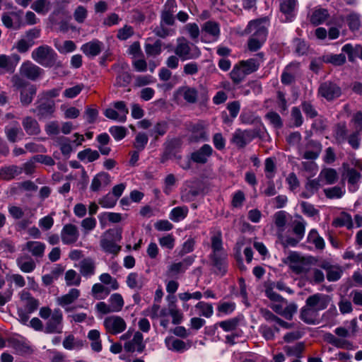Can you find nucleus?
I'll return each instance as SVG.
<instances>
[{
	"instance_id": "obj_1",
	"label": "nucleus",
	"mask_w": 362,
	"mask_h": 362,
	"mask_svg": "<svg viewBox=\"0 0 362 362\" xmlns=\"http://www.w3.org/2000/svg\"><path fill=\"white\" fill-rule=\"evenodd\" d=\"M211 240V252L209 259L216 268V274L223 276L227 272L228 255L223 247L222 236L220 233L213 235Z\"/></svg>"
},
{
	"instance_id": "obj_2",
	"label": "nucleus",
	"mask_w": 362,
	"mask_h": 362,
	"mask_svg": "<svg viewBox=\"0 0 362 362\" xmlns=\"http://www.w3.org/2000/svg\"><path fill=\"white\" fill-rule=\"evenodd\" d=\"M11 82L13 86L20 90V101L21 104L23 106L29 105L36 95V87L18 74L13 76Z\"/></svg>"
},
{
	"instance_id": "obj_3",
	"label": "nucleus",
	"mask_w": 362,
	"mask_h": 362,
	"mask_svg": "<svg viewBox=\"0 0 362 362\" xmlns=\"http://www.w3.org/2000/svg\"><path fill=\"white\" fill-rule=\"evenodd\" d=\"M177 42L175 53L182 61L196 59L201 56L199 48L191 44L185 37H178Z\"/></svg>"
},
{
	"instance_id": "obj_4",
	"label": "nucleus",
	"mask_w": 362,
	"mask_h": 362,
	"mask_svg": "<svg viewBox=\"0 0 362 362\" xmlns=\"http://www.w3.org/2000/svg\"><path fill=\"white\" fill-rule=\"evenodd\" d=\"M56 57V52L48 45L40 46L32 52V58L47 67H51L55 64Z\"/></svg>"
},
{
	"instance_id": "obj_5",
	"label": "nucleus",
	"mask_w": 362,
	"mask_h": 362,
	"mask_svg": "<svg viewBox=\"0 0 362 362\" xmlns=\"http://www.w3.org/2000/svg\"><path fill=\"white\" fill-rule=\"evenodd\" d=\"M259 129L255 128L245 130L238 129L233 134L231 142L238 148H243L254 139L259 136Z\"/></svg>"
},
{
	"instance_id": "obj_6",
	"label": "nucleus",
	"mask_w": 362,
	"mask_h": 362,
	"mask_svg": "<svg viewBox=\"0 0 362 362\" xmlns=\"http://www.w3.org/2000/svg\"><path fill=\"white\" fill-rule=\"evenodd\" d=\"M341 88L338 83L332 81L322 82L317 89V95L327 101H333L341 95Z\"/></svg>"
},
{
	"instance_id": "obj_7",
	"label": "nucleus",
	"mask_w": 362,
	"mask_h": 362,
	"mask_svg": "<svg viewBox=\"0 0 362 362\" xmlns=\"http://www.w3.org/2000/svg\"><path fill=\"white\" fill-rule=\"evenodd\" d=\"M264 21L266 20L263 19L251 21L245 29V32L247 33H253L250 37L258 40L263 43L266 42L268 34L267 27L263 25Z\"/></svg>"
},
{
	"instance_id": "obj_8",
	"label": "nucleus",
	"mask_w": 362,
	"mask_h": 362,
	"mask_svg": "<svg viewBox=\"0 0 362 362\" xmlns=\"http://www.w3.org/2000/svg\"><path fill=\"white\" fill-rule=\"evenodd\" d=\"M80 295L81 291L78 289L71 288L67 293L57 297L56 303L58 305L62 307L66 313H71L77 308L82 307L81 305L71 306L79 298Z\"/></svg>"
},
{
	"instance_id": "obj_9",
	"label": "nucleus",
	"mask_w": 362,
	"mask_h": 362,
	"mask_svg": "<svg viewBox=\"0 0 362 362\" xmlns=\"http://www.w3.org/2000/svg\"><path fill=\"white\" fill-rule=\"evenodd\" d=\"M103 325L107 333L117 335L124 332L127 328L124 320L117 315H111L105 318Z\"/></svg>"
},
{
	"instance_id": "obj_10",
	"label": "nucleus",
	"mask_w": 362,
	"mask_h": 362,
	"mask_svg": "<svg viewBox=\"0 0 362 362\" xmlns=\"http://www.w3.org/2000/svg\"><path fill=\"white\" fill-rule=\"evenodd\" d=\"M63 315L60 309L56 308L52 312L50 318L48 319L45 327V332L48 334L62 332Z\"/></svg>"
},
{
	"instance_id": "obj_11",
	"label": "nucleus",
	"mask_w": 362,
	"mask_h": 362,
	"mask_svg": "<svg viewBox=\"0 0 362 362\" xmlns=\"http://www.w3.org/2000/svg\"><path fill=\"white\" fill-rule=\"evenodd\" d=\"M23 13L22 11L4 12L1 15V21L8 29L18 30L23 24Z\"/></svg>"
},
{
	"instance_id": "obj_12",
	"label": "nucleus",
	"mask_w": 362,
	"mask_h": 362,
	"mask_svg": "<svg viewBox=\"0 0 362 362\" xmlns=\"http://www.w3.org/2000/svg\"><path fill=\"white\" fill-rule=\"evenodd\" d=\"M55 110V103L49 99H41L37 102L35 109L32 111L36 113L40 119L51 117Z\"/></svg>"
},
{
	"instance_id": "obj_13",
	"label": "nucleus",
	"mask_w": 362,
	"mask_h": 362,
	"mask_svg": "<svg viewBox=\"0 0 362 362\" xmlns=\"http://www.w3.org/2000/svg\"><path fill=\"white\" fill-rule=\"evenodd\" d=\"M19 72L18 76L21 78L25 77L31 81H36L43 73V70L31 62L27 61L22 64Z\"/></svg>"
},
{
	"instance_id": "obj_14",
	"label": "nucleus",
	"mask_w": 362,
	"mask_h": 362,
	"mask_svg": "<svg viewBox=\"0 0 362 362\" xmlns=\"http://www.w3.org/2000/svg\"><path fill=\"white\" fill-rule=\"evenodd\" d=\"M60 237L64 245L74 244L79 238L77 226L71 223L65 224L62 229Z\"/></svg>"
},
{
	"instance_id": "obj_15",
	"label": "nucleus",
	"mask_w": 362,
	"mask_h": 362,
	"mask_svg": "<svg viewBox=\"0 0 362 362\" xmlns=\"http://www.w3.org/2000/svg\"><path fill=\"white\" fill-rule=\"evenodd\" d=\"M214 150L209 144H204L190 154V160L197 164H206L212 156Z\"/></svg>"
},
{
	"instance_id": "obj_16",
	"label": "nucleus",
	"mask_w": 362,
	"mask_h": 362,
	"mask_svg": "<svg viewBox=\"0 0 362 362\" xmlns=\"http://www.w3.org/2000/svg\"><path fill=\"white\" fill-rule=\"evenodd\" d=\"M189 131L191 132V141L194 142L207 141L209 140V134L202 121L190 124Z\"/></svg>"
},
{
	"instance_id": "obj_17",
	"label": "nucleus",
	"mask_w": 362,
	"mask_h": 362,
	"mask_svg": "<svg viewBox=\"0 0 362 362\" xmlns=\"http://www.w3.org/2000/svg\"><path fill=\"white\" fill-rule=\"evenodd\" d=\"M177 8L175 0H167L160 14V22L167 25H173L175 23L174 13Z\"/></svg>"
},
{
	"instance_id": "obj_18",
	"label": "nucleus",
	"mask_w": 362,
	"mask_h": 362,
	"mask_svg": "<svg viewBox=\"0 0 362 362\" xmlns=\"http://www.w3.org/2000/svg\"><path fill=\"white\" fill-rule=\"evenodd\" d=\"M330 301L329 296L322 293H315L310 296L305 300L307 305L317 311L323 310L328 306Z\"/></svg>"
},
{
	"instance_id": "obj_19",
	"label": "nucleus",
	"mask_w": 362,
	"mask_h": 362,
	"mask_svg": "<svg viewBox=\"0 0 362 362\" xmlns=\"http://www.w3.org/2000/svg\"><path fill=\"white\" fill-rule=\"evenodd\" d=\"M104 44L98 40H93L83 44L81 47L83 53L89 58H94L99 55L103 49Z\"/></svg>"
},
{
	"instance_id": "obj_20",
	"label": "nucleus",
	"mask_w": 362,
	"mask_h": 362,
	"mask_svg": "<svg viewBox=\"0 0 362 362\" xmlns=\"http://www.w3.org/2000/svg\"><path fill=\"white\" fill-rule=\"evenodd\" d=\"M264 60V53L259 52L255 58H250L247 60H242L239 63L243 66L247 75L251 74L259 68L260 64Z\"/></svg>"
},
{
	"instance_id": "obj_21",
	"label": "nucleus",
	"mask_w": 362,
	"mask_h": 362,
	"mask_svg": "<svg viewBox=\"0 0 362 362\" xmlns=\"http://www.w3.org/2000/svg\"><path fill=\"white\" fill-rule=\"evenodd\" d=\"M299 65L298 62H291L285 67L281 76V81L283 84L290 85L295 82Z\"/></svg>"
},
{
	"instance_id": "obj_22",
	"label": "nucleus",
	"mask_w": 362,
	"mask_h": 362,
	"mask_svg": "<svg viewBox=\"0 0 362 362\" xmlns=\"http://www.w3.org/2000/svg\"><path fill=\"white\" fill-rule=\"evenodd\" d=\"M143 334L139 332H136L134 334L133 339L124 344V350L127 352H134L135 351L139 353L143 352L145 349V344L143 343Z\"/></svg>"
},
{
	"instance_id": "obj_23",
	"label": "nucleus",
	"mask_w": 362,
	"mask_h": 362,
	"mask_svg": "<svg viewBox=\"0 0 362 362\" xmlns=\"http://www.w3.org/2000/svg\"><path fill=\"white\" fill-rule=\"evenodd\" d=\"M46 246L45 244L39 241L30 240L26 242L22 250H27L32 256L36 258H42L44 256Z\"/></svg>"
},
{
	"instance_id": "obj_24",
	"label": "nucleus",
	"mask_w": 362,
	"mask_h": 362,
	"mask_svg": "<svg viewBox=\"0 0 362 362\" xmlns=\"http://www.w3.org/2000/svg\"><path fill=\"white\" fill-rule=\"evenodd\" d=\"M110 182V175L107 173L100 172L93 178L90 188L93 192H98L102 187L109 185Z\"/></svg>"
},
{
	"instance_id": "obj_25",
	"label": "nucleus",
	"mask_w": 362,
	"mask_h": 362,
	"mask_svg": "<svg viewBox=\"0 0 362 362\" xmlns=\"http://www.w3.org/2000/svg\"><path fill=\"white\" fill-rule=\"evenodd\" d=\"M22 125L28 135L37 136L41 132L39 123L30 116H27L23 119Z\"/></svg>"
},
{
	"instance_id": "obj_26",
	"label": "nucleus",
	"mask_w": 362,
	"mask_h": 362,
	"mask_svg": "<svg viewBox=\"0 0 362 362\" xmlns=\"http://www.w3.org/2000/svg\"><path fill=\"white\" fill-rule=\"evenodd\" d=\"M300 317L308 325H315L317 321L318 311L305 303L300 310Z\"/></svg>"
},
{
	"instance_id": "obj_27",
	"label": "nucleus",
	"mask_w": 362,
	"mask_h": 362,
	"mask_svg": "<svg viewBox=\"0 0 362 362\" xmlns=\"http://www.w3.org/2000/svg\"><path fill=\"white\" fill-rule=\"evenodd\" d=\"M343 176L347 180L349 185V191L355 192L358 189V183L361 179V174L355 168H348L344 173Z\"/></svg>"
},
{
	"instance_id": "obj_28",
	"label": "nucleus",
	"mask_w": 362,
	"mask_h": 362,
	"mask_svg": "<svg viewBox=\"0 0 362 362\" xmlns=\"http://www.w3.org/2000/svg\"><path fill=\"white\" fill-rule=\"evenodd\" d=\"M19 60L20 57L17 54L12 56L2 54L0 56V68L12 73L14 71L15 67Z\"/></svg>"
},
{
	"instance_id": "obj_29",
	"label": "nucleus",
	"mask_w": 362,
	"mask_h": 362,
	"mask_svg": "<svg viewBox=\"0 0 362 362\" xmlns=\"http://www.w3.org/2000/svg\"><path fill=\"white\" fill-rule=\"evenodd\" d=\"M297 0H281L280 11L286 16V21H291L295 14Z\"/></svg>"
},
{
	"instance_id": "obj_30",
	"label": "nucleus",
	"mask_w": 362,
	"mask_h": 362,
	"mask_svg": "<svg viewBox=\"0 0 362 362\" xmlns=\"http://www.w3.org/2000/svg\"><path fill=\"white\" fill-rule=\"evenodd\" d=\"M4 131L7 139L11 143H15L17 141L21 139L24 135L23 130L17 122H15L13 126L6 127Z\"/></svg>"
},
{
	"instance_id": "obj_31",
	"label": "nucleus",
	"mask_w": 362,
	"mask_h": 362,
	"mask_svg": "<svg viewBox=\"0 0 362 362\" xmlns=\"http://www.w3.org/2000/svg\"><path fill=\"white\" fill-rule=\"evenodd\" d=\"M126 283L129 288L139 291L145 284V278L136 272H132L127 276Z\"/></svg>"
},
{
	"instance_id": "obj_32",
	"label": "nucleus",
	"mask_w": 362,
	"mask_h": 362,
	"mask_svg": "<svg viewBox=\"0 0 362 362\" xmlns=\"http://www.w3.org/2000/svg\"><path fill=\"white\" fill-rule=\"evenodd\" d=\"M16 262L21 270L25 273L33 272L36 267L35 261L28 255H22L17 258Z\"/></svg>"
},
{
	"instance_id": "obj_33",
	"label": "nucleus",
	"mask_w": 362,
	"mask_h": 362,
	"mask_svg": "<svg viewBox=\"0 0 362 362\" xmlns=\"http://www.w3.org/2000/svg\"><path fill=\"white\" fill-rule=\"evenodd\" d=\"M79 267L80 273L84 277L88 278L95 274V264L90 258H86L83 259L80 262Z\"/></svg>"
},
{
	"instance_id": "obj_34",
	"label": "nucleus",
	"mask_w": 362,
	"mask_h": 362,
	"mask_svg": "<svg viewBox=\"0 0 362 362\" xmlns=\"http://www.w3.org/2000/svg\"><path fill=\"white\" fill-rule=\"evenodd\" d=\"M320 187V180L318 179H308L305 184V190L300 194L303 198L308 199L318 191Z\"/></svg>"
},
{
	"instance_id": "obj_35",
	"label": "nucleus",
	"mask_w": 362,
	"mask_h": 362,
	"mask_svg": "<svg viewBox=\"0 0 362 362\" xmlns=\"http://www.w3.org/2000/svg\"><path fill=\"white\" fill-rule=\"evenodd\" d=\"M341 50L347 54L350 62H354L357 57L362 59V46L360 45L354 47L351 44H346L342 47Z\"/></svg>"
},
{
	"instance_id": "obj_36",
	"label": "nucleus",
	"mask_w": 362,
	"mask_h": 362,
	"mask_svg": "<svg viewBox=\"0 0 362 362\" xmlns=\"http://www.w3.org/2000/svg\"><path fill=\"white\" fill-rule=\"evenodd\" d=\"M21 173V170L17 165L4 166L0 168V179L4 180H11L16 175Z\"/></svg>"
},
{
	"instance_id": "obj_37",
	"label": "nucleus",
	"mask_w": 362,
	"mask_h": 362,
	"mask_svg": "<svg viewBox=\"0 0 362 362\" xmlns=\"http://www.w3.org/2000/svg\"><path fill=\"white\" fill-rule=\"evenodd\" d=\"M100 247L107 253L117 255L121 250V246L116 244L113 240L103 238L100 240Z\"/></svg>"
},
{
	"instance_id": "obj_38",
	"label": "nucleus",
	"mask_w": 362,
	"mask_h": 362,
	"mask_svg": "<svg viewBox=\"0 0 362 362\" xmlns=\"http://www.w3.org/2000/svg\"><path fill=\"white\" fill-rule=\"evenodd\" d=\"M202 30L211 35L215 40H217L220 35L219 24L215 21H208L204 23Z\"/></svg>"
},
{
	"instance_id": "obj_39",
	"label": "nucleus",
	"mask_w": 362,
	"mask_h": 362,
	"mask_svg": "<svg viewBox=\"0 0 362 362\" xmlns=\"http://www.w3.org/2000/svg\"><path fill=\"white\" fill-rule=\"evenodd\" d=\"M348 129L345 122L336 124L334 129V136L338 144H342L346 141Z\"/></svg>"
},
{
	"instance_id": "obj_40",
	"label": "nucleus",
	"mask_w": 362,
	"mask_h": 362,
	"mask_svg": "<svg viewBox=\"0 0 362 362\" xmlns=\"http://www.w3.org/2000/svg\"><path fill=\"white\" fill-rule=\"evenodd\" d=\"M110 291L109 287L97 283L92 286L91 294L95 299L102 300L105 299L110 294Z\"/></svg>"
},
{
	"instance_id": "obj_41",
	"label": "nucleus",
	"mask_w": 362,
	"mask_h": 362,
	"mask_svg": "<svg viewBox=\"0 0 362 362\" xmlns=\"http://www.w3.org/2000/svg\"><path fill=\"white\" fill-rule=\"evenodd\" d=\"M329 16L328 11L325 8L315 10L310 16V23L314 25H318L324 23Z\"/></svg>"
},
{
	"instance_id": "obj_42",
	"label": "nucleus",
	"mask_w": 362,
	"mask_h": 362,
	"mask_svg": "<svg viewBox=\"0 0 362 362\" xmlns=\"http://www.w3.org/2000/svg\"><path fill=\"white\" fill-rule=\"evenodd\" d=\"M246 76L247 74L240 63L235 64L230 73V78L235 84L240 83Z\"/></svg>"
},
{
	"instance_id": "obj_43",
	"label": "nucleus",
	"mask_w": 362,
	"mask_h": 362,
	"mask_svg": "<svg viewBox=\"0 0 362 362\" xmlns=\"http://www.w3.org/2000/svg\"><path fill=\"white\" fill-rule=\"evenodd\" d=\"M194 308L198 310V315L199 316L209 318L214 314V308L211 303L199 301L195 305Z\"/></svg>"
},
{
	"instance_id": "obj_44",
	"label": "nucleus",
	"mask_w": 362,
	"mask_h": 362,
	"mask_svg": "<svg viewBox=\"0 0 362 362\" xmlns=\"http://www.w3.org/2000/svg\"><path fill=\"white\" fill-rule=\"evenodd\" d=\"M51 2L49 0H35L31 5V8L39 14L45 15L51 9Z\"/></svg>"
},
{
	"instance_id": "obj_45",
	"label": "nucleus",
	"mask_w": 362,
	"mask_h": 362,
	"mask_svg": "<svg viewBox=\"0 0 362 362\" xmlns=\"http://www.w3.org/2000/svg\"><path fill=\"white\" fill-rule=\"evenodd\" d=\"M163 42L157 40L154 43H145L144 49L148 57H156L160 54L162 52Z\"/></svg>"
},
{
	"instance_id": "obj_46",
	"label": "nucleus",
	"mask_w": 362,
	"mask_h": 362,
	"mask_svg": "<svg viewBox=\"0 0 362 362\" xmlns=\"http://www.w3.org/2000/svg\"><path fill=\"white\" fill-rule=\"evenodd\" d=\"M319 177L325 181L326 185H332L337 180L338 176L336 170L325 168L320 172Z\"/></svg>"
},
{
	"instance_id": "obj_47",
	"label": "nucleus",
	"mask_w": 362,
	"mask_h": 362,
	"mask_svg": "<svg viewBox=\"0 0 362 362\" xmlns=\"http://www.w3.org/2000/svg\"><path fill=\"white\" fill-rule=\"evenodd\" d=\"M165 343L168 349L171 351L180 352L186 349V344L185 341L172 337H167L165 340Z\"/></svg>"
},
{
	"instance_id": "obj_48",
	"label": "nucleus",
	"mask_w": 362,
	"mask_h": 362,
	"mask_svg": "<svg viewBox=\"0 0 362 362\" xmlns=\"http://www.w3.org/2000/svg\"><path fill=\"white\" fill-rule=\"evenodd\" d=\"M187 206H177L171 210L169 218L174 222H179L180 220L184 219L187 216Z\"/></svg>"
},
{
	"instance_id": "obj_49",
	"label": "nucleus",
	"mask_w": 362,
	"mask_h": 362,
	"mask_svg": "<svg viewBox=\"0 0 362 362\" xmlns=\"http://www.w3.org/2000/svg\"><path fill=\"white\" fill-rule=\"evenodd\" d=\"M168 129V124L165 121H160L156 123L153 128L150 131V136H153L155 140L158 139V136H162L165 134Z\"/></svg>"
},
{
	"instance_id": "obj_50",
	"label": "nucleus",
	"mask_w": 362,
	"mask_h": 362,
	"mask_svg": "<svg viewBox=\"0 0 362 362\" xmlns=\"http://www.w3.org/2000/svg\"><path fill=\"white\" fill-rule=\"evenodd\" d=\"M239 325V320L236 317L230 318L227 320L221 321L217 322L215 326H219L225 332H235L237 331V327Z\"/></svg>"
},
{
	"instance_id": "obj_51",
	"label": "nucleus",
	"mask_w": 362,
	"mask_h": 362,
	"mask_svg": "<svg viewBox=\"0 0 362 362\" xmlns=\"http://www.w3.org/2000/svg\"><path fill=\"white\" fill-rule=\"evenodd\" d=\"M346 21L348 23V26L349 29L352 32L359 30L361 23V16L355 12L351 13L346 17Z\"/></svg>"
},
{
	"instance_id": "obj_52",
	"label": "nucleus",
	"mask_w": 362,
	"mask_h": 362,
	"mask_svg": "<svg viewBox=\"0 0 362 362\" xmlns=\"http://www.w3.org/2000/svg\"><path fill=\"white\" fill-rule=\"evenodd\" d=\"M83 346V343L81 340H76L73 334H69L65 337L63 341V346L64 349L68 350H72L74 349H81Z\"/></svg>"
},
{
	"instance_id": "obj_53",
	"label": "nucleus",
	"mask_w": 362,
	"mask_h": 362,
	"mask_svg": "<svg viewBox=\"0 0 362 362\" xmlns=\"http://www.w3.org/2000/svg\"><path fill=\"white\" fill-rule=\"evenodd\" d=\"M10 346L12 347L18 354H25L30 352V347L25 342L21 341L18 339H11L10 341Z\"/></svg>"
},
{
	"instance_id": "obj_54",
	"label": "nucleus",
	"mask_w": 362,
	"mask_h": 362,
	"mask_svg": "<svg viewBox=\"0 0 362 362\" xmlns=\"http://www.w3.org/2000/svg\"><path fill=\"white\" fill-rule=\"evenodd\" d=\"M110 308L113 312L120 311L124 306V300L121 294L113 293L109 298Z\"/></svg>"
},
{
	"instance_id": "obj_55",
	"label": "nucleus",
	"mask_w": 362,
	"mask_h": 362,
	"mask_svg": "<svg viewBox=\"0 0 362 362\" xmlns=\"http://www.w3.org/2000/svg\"><path fill=\"white\" fill-rule=\"evenodd\" d=\"M272 285L273 284H268L265 286L264 291L266 296L272 301L286 303V300L274 291V288Z\"/></svg>"
},
{
	"instance_id": "obj_56",
	"label": "nucleus",
	"mask_w": 362,
	"mask_h": 362,
	"mask_svg": "<svg viewBox=\"0 0 362 362\" xmlns=\"http://www.w3.org/2000/svg\"><path fill=\"white\" fill-rule=\"evenodd\" d=\"M100 157V154L97 151L90 148H86L78 153V158L81 160L87 159L88 162H93Z\"/></svg>"
},
{
	"instance_id": "obj_57",
	"label": "nucleus",
	"mask_w": 362,
	"mask_h": 362,
	"mask_svg": "<svg viewBox=\"0 0 362 362\" xmlns=\"http://www.w3.org/2000/svg\"><path fill=\"white\" fill-rule=\"evenodd\" d=\"M102 284L109 285L110 290H117L119 288V283L116 279L113 278L108 273H103L99 276Z\"/></svg>"
},
{
	"instance_id": "obj_58",
	"label": "nucleus",
	"mask_w": 362,
	"mask_h": 362,
	"mask_svg": "<svg viewBox=\"0 0 362 362\" xmlns=\"http://www.w3.org/2000/svg\"><path fill=\"white\" fill-rule=\"evenodd\" d=\"M284 349L288 356L300 358L304 350V344L303 343H298L293 346H286Z\"/></svg>"
},
{
	"instance_id": "obj_59",
	"label": "nucleus",
	"mask_w": 362,
	"mask_h": 362,
	"mask_svg": "<svg viewBox=\"0 0 362 362\" xmlns=\"http://www.w3.org/2000/svg\"><path fill=\"white\" fill-rule=\"evenodd\" d=\"M65 281L67 286H79L81 277L75 270L69 269L65 274Z\"/></svg>"
},
{
	"instance_id": "obj_60",
	"label": "nucleus",
	"mask_w": 362,
	"mask_h": 362,
	"mask_svg": "<svg viewBox=\"0 0 362 362\" xmlns=\"http://www.w3.org/2000/svg\"><path fill=\"white\" fill-rule=\"evenodd\" d=\"M265 118L276 129H281L283 127V121L279 115L274 111H270L265 115Z\"/></svg>"
},
{
	"instance_id": "obj_61",
	"label": "nucleus",
	"mask_w": 362,
	"mask_h": 362,
	"mask_svg": "<svg viewBox=\"0 0 362 362\" xmlns=\"http://www.w3.org/2000/svg\"><path fill=\"white\" fill-rule=\"evenodd\" d=\"M165 25V24H163V23L160 22V25L153 29V33L161 38H165L169 35H173L175 33V30L172 28H167Z\"/></svg>"
},
{
	"instance_id": "obj_62",
	"label": "nucleus",
	"mask_w": 362,
	"mask_h": 362,
	"mask_svg": "<svg viewBox=\"0 0 362 362\" xmlns=\"http://www.w3.org/2000/svg\"><path fill=\"white\" fill-rule=\"evenodd\" d=\"M264 165H265L264 171H265L266 177L268 180H272L274 176L276 169L274 158H267L265 160Z\"/></svg>"
},
{
	"instance_id": "obj_63",
	"label": "nucleus",
	"mask_w": 362,
	"mask_h": 362,
	"mask_svg": "<svg viewBox=\"0 0 362 362\" xmlns=\"http://www.w3.org/2000/svg\"><path fill=\"white\" fill-rule=\"evenodd\" d=\"M327 64H332L334 66H340L346 62V57L344 54H325Z\"/></svg>"
},
{
	"instance_id": "obj_64",
	"label": "nucleus",
	"mask_w": 362,
	"mask_h": 362,
	"mask_svg": "<svg viewBox=\"0 0 362 362\" xmlns=\"http://www.w3.org/2000/svg\"><path fill=\"white\" fill-rule=\"evenodd\" d=\"M148 139L147 135L145 133L139 132L136 134L135 137V141L134 143V147L137 151H143L147 143H148Z\"/></svg>"
}]
</instances>
